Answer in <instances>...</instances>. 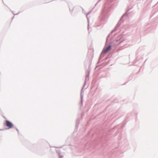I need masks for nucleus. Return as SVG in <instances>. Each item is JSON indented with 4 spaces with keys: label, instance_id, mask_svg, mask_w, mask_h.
<instances>
[{
    "label": "nucleus",
    "instance_id": "f03ea898",
    "mask_svg": "<svg viewBox=\"0 0 158 158\" xmlns=\"http://www.w3.org/2000/svg\"><path fill=\"white\" fill-rule=\"evenodd\" d=\"M108 50H109V46L107 47L106 49H104L102 51V52H103L104 53H106L108 51Z\"/></svg>",
    "mask_w": 158,
    "mask_h": 158
},
{
    "label": "nucleus",
    "instance_id": "7ed1b4c3",
    "mask_svg": "<svg viewBox=\"0 0 158 158\" xmlns=\"http://www.w3.org/2000/svg\"><path fill=\"white\" fill-rule=\"evenodd\" d=\"M109 49H110V46H109Z\"/></svg>",
    "mask_w": 158,
    "mask_h": 158
},
{
    "label": "nucleus",
    "instance_id": "f257e3e1",
    "mask_svg": "<svg viewBox=\"0 0 158 158\" xmlns=\"http://www.w3.org/2000/svg\"><path fill=\"white\" fill-rule=\"evenodd\" d=\"M6 126L8 127L9 128H11L13 127V124L8 120H6L5 122Z\"/></svg>",
    "mask_w": 158,
    "mask_h": 158
}]
</instances>
